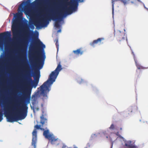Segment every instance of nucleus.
Here are the masks:
<instances>
[{"instance_id":"1","label":"nucleus","mask_w":148,"mask_h":148,"mask_svg":"<svg viewBox=\"0 0 148 148\" xmlns=\"http://www.w3.org/2000/svg\"><path fill=\"white\" fill-rule=\"evenodd\" d=\"M32 76L34 78V81H33L31 75L28 74L27 75V86L25 95L26 103H23L21 109L14 108L9 103L7 104V107L4 108L5 114L8 121L12 122L23 120L27 116L28 109L27 104L30 103V97L32 86L36 88L38 85L40 77L39 71H35L33 73Z\"/></svg>"},{"instance_id":"2","label":"nucleus","mask_w":148,"mask_h":148,"mask_svg":"<svg viewBox=\"0 0 148 148\" xmlns=\"http://www.w3.org/2000/svg\"><path fill=\"white\" fill-rule=\"evenodd\" d=\"M60 63L58 64L56 69L52 71L49 75L48 79L39 88H38V91L32 97V104L33 106H31V109L35 112V109L36 111H38L39 108L36 105L37 97L40 92V94L44 97H47V93L49 91V87L47 85L52 84L55 81L59 71L62 69Z\"/></svg>"},{"instance_id":"3","label":"nucleus","mask_w":148,"mask_h":148,"mask_svg":"<svg viewBox=\"0 0 148 148\" xmlns=\"http://www.w3.org/2000/svg\"><path fill=\"white\" fill-rule=\"evenodd\" d=\"M26 34L27 37L30 35L34 34V38L36 40L35 42V45L34 44L30 46V49H31L35 50L34 53L33 54V58L34 59L35 64L36 66L40 67V69L42 68L44 59H43V56L42 53V48L43 49L45 48V45L38 38V33L37 32L36 34L34 35L33 31L31 30H28L26 31Z\"/></svg>"},{"instance_id":"4","label":"nucleus","mask_w":148,"mask_h":148,"mask_svg":"<svg viewBox=\"0 0 148 148\" xmlns=\"http://www.w3.org/2000/svg\"><path fill=\"white\" fill-rule=\"evenodd\" d=\"M69 0H62V2L64 4L70 5V6L64 9V10L62 11L61 13L58 15L51 14L48 15L45 18L40 20V21L36 22L35 25L36 26H43L46 22V20L51 18L53 20H56L55 26L57 28H59L60 25L59 22L61 21L62 16L65 14H71L73 11H75L77 9V6L74 3H71L68 2Z\"/></svg>"},{"instance_id":"5","label":"nucleus","mask_w":148,"mask_h":148,"mask_svg":"<svg viewBox=\"0 0 148 148\" xmlns=\"http://www.w3.org/2000/svg\"><path fill=\"white\" fill-rule=\"evenodd\" d=\"M40 125H36L34 126V129L32 133V144L34 147H36V144L37 140V131L36 129H40L41 130H44L43 133V135L45 137L49 140H51V142L52 144H53L57 140V139H56L53 134H49V130H45L44 129L41 128Z\"/></svg>"},{"instance_id":"6","label":"nucleus","mask_w":148,"mask_h":148,"mask_svg":"<svg viewBox=\"0 0 148 148\" xmlns=\"http://www.w3.org/2000/svg\"><path fill=\"white\" fill-rule=\"evenodd\" d=\"M10 32H5L0 33V49L3 50L5 47V51L8 50V48L6 45L11 39ZM3 104L2 102L0 100V105Z\"/></svg>"},{"instance_id":"7","label":"nucleus","mask_w":148,"mask_h":148,"mask_svg":"<svg viewBox=\"0 0 148 148\" xmlns=\"http://www.w3.org/2000/svg\"><path fill=\"white\" fill-rule=\"evenodd\" d=\"M114 35L116 36L117 40L119 42H124L127 40L124 33L119 31H117L116 32L114 31Z\"/></svg>"},{"instance_id":"8","label":"nucleus","mask_w":148,"mask_h":148,"mask_svg":"<svg viewBox=\"0 0 148 148\" xmlns=\"http://www.w3.org/2000/svg\"><path fill=\"white\" fill-rule=\"evenodd\" d=\"M13 38L14 39H18L19 38L18 31L17 29V25L16 21L14 22L12 27Z\"/></svg>"},{"instance_id":"9","label":"nucleus","mask_w":148,"mask_h":148,"mask_svg":"<svg viewBox=\"0 0 148 148\" xmlns=\"http://www.w3.org/2000/svg\"><path fill=\"white\" fill-rule=\"evenodd\" d=\"M31 0H27L23 2L20 5L19 8L21 9L22 11H24V13L27 14L29 13V10L27 5L29 4Z\"/></svg>"},{"instance_id":"10","label":"nucleus","mask_w":148,"mask_h":148,"mask_svg":"<svg viewBox=\"0 0 148 148\" xmlns=\"http://www.w3.org/2000/svg\"><path fill=\"white\" fill-rule=\"evenodd\" d=\"M105 39L103 38H99L97 40H95L93 41L90 43V45L94 47L95 45L98 44L99 45H101L103 43Z\"/></svg>"},{"instance_id":"11","label":"nucleus","mask_w":148,"mask_h":148,"mask_svg":"<svg viewBox=\"0 0 148 148\" xmlns=\"http://www.w3.org/2000/svg\"><path fill=\"white\" fill-rule=\"evenodd\" d=\"M125 145L128 148H138L137 146L134 145V143L130 140L126 141L125 142Z\"/></svg>"},{"instance_id":"12","label":"nucleus","mask_w":148,"mask_h":148,"mask_svg":"<svg viewBox=\"0 0 148 148\" xmlns=\"http://www.w3.org/2000/svg\"><path fill=\"white\" fill-rule=\"evenodd\" d=\"M1 57L2 60L5 62H7L8 61L11 57V55L9 53H8L6 54H5V55L2 54Z\"/></svg>"},{"instance_id":"13","label":"nucleus","mask_w":148,"mask_h":148,"mask_svg":"<svg viewBox=\"0 0 148 148\" xmlns=\"http://www.w3.org/2000/svg\"><path fill=\"white\" fill-rule=\"evenodd\" d=\"M73 52L75 55L78 56L82 55L84 53V51L81 48L78 49L76 50H74Z\"/></svg>"},{"instance_id":"14","label":"nucleus","mask_w":148,"mask_h":148,"mask_svg":"<svg viewBox=\"0 0 148 148\" xmlns=\"http://www.w3.org/2000/svg\"><path fill=\"white\" fill-rule=\"evenodd\" d=\"M40 123L41 124L42 126V127L43 125L45 124L46 123H47V119L46 118H45L43 114H42V115L40 116Z\"/></svg>"},{"instance_id":"15","label":"nucleus","mask_w":148,"mask_h":148,"mask_svg":"<svg viewBox=\"0 0 148 148\" xmlns=\"http://www.w3.org/2000/svg\"><path fill=\"white\" fill-rule=\"evenodd\" d=\"M55 42H56V45L57 50H58L59 49V43L58 42V38H56L55 39Z\"/></svg>"},{"instance_id":"16","label":"nucleus","mask_w":148,"mask_h":148,"mask_svg":"<svg viewBox=\"0 0 148 148\" xmlns=\"http://www.w3.org/2000/svg\"><path fill=\"white\" fill-rule=\"evenodd\" d=\"M136 65L138 69H143V67L142 66L140 65L138 63H137L136 60H135Z\"/></svg>"},{"instance_id":"17","label":"nucleus","mask_w":148,"mask_h":148,"mask_svg":"<svg viewBox=\"0 0 148 148\" xmlns=\"http://www.w3.org/2000/svg\"><path fill=\"white\" fill-rule=\"evenodd\" d=\"M120 1L124 3V5H125L129 3L128 1L126 0H120Z\"/></svg>"},{"instance_id":"18","label":"nucleus","mask_w":148,"mask_h":148,"mask_svg":"<svg viewBox=\"0 0 148 148\" xmlns=\"http://www.w3.org/2000/svg\"><path fill=\"white\" fill-rule=\"evenodd\" d=\"M2 80L1 79H0V87H4V84Z\"/></svg>"},{"instance_id":"19","label":"nucleus","mask_w":148,"mask_h":148,"mask_svg":"<svg viewBox=\"0 0 148 148\" xmlns=\"http://www.w3.org/2000/svg\"><path fill=\"white\" fill-rule=\"evenodd\" d=\"M110 129L111 130H114L115 128V126L114 125L112 124L109 127Z\"/></svg>"},{"instance_id":"20","label":"nucleus","mask_w":148,"mask_h":148,"mask_svg":"<svg viewBox=\"0 0 148 148\" xmlns=\"http://www.w3.org/2000/svg\"><path fill=\"white\" fill-rule=\"evenodd\" d=\"M3 113L1 111L0 112V122H1L3 119V118L2 117Z\"/></svg>"},{"instance_id":"21","label":"nucleus","mask_w":148,"mask_h":148,"mask_svg":"<svg viewBox=\"0 0 148 148\" xmlns=\"http://www.w3.org/2000/svg\"><path fill=\"white\" fill-rule=\"evenodd\" d=\"M129 111L131 112L134 111V108L132 107H130L129 108Z\"/></svg>"},{"instance_id":"22","label":"nucleus","mask_w":148,"mask_h":148,"mask_svg":"<svg viewBox=\"0 0 148 148\" xmlns=\"http://www.w3.org/2000/svg\"><path fill=\"white\" fill-rule=\"evenodd\" d=\"M112 0V9H113V11L114 10V3L113 2L114 1L113 0Z\"/></svg>"},{"instance_id":"23","label":"nucleus","mask_w":148,"mask_h":148,"mask_svg":"<svg viewBox=\"0 0 148 148\" xmlns=\"http://www.w3.org/2000/svg\"><path fill=\"white\" fill-rule=\"evenodd\" d=\"M116 134L118 136H119V137H121V136L119 134V132H117L116 133Z\"/></svg>"},{"instance_id":"24","label":"nucleus","mask_w":148,"mask_h":148,"mask_svg":"<svg viewBox=\"0 0 148 148\" xmlns=\"http://www.w3.org/2000/svg\"><path fill=\"white\" fill-rule=\"evenodd\" d=\"M59 2H60L58 1V2H56V3H54V4H57L58 3H59Z\"/></svg>"},{"instance_id":"25","label":"nucleus","mask_w":148,"mask_h":148,"mask_svg":"<svg viewBox=\"0 0 148 148\" xmlns=\"http://www.w3.org/2000/svg\"><path fill=\"white\" fill-rule=\"evenodd\" d=\"M61 31V29H60L59 30H58V32H60Z\"/></svg>"},{"instance_id":"26","label":"nucleus","mask_w":148,"mask_h":148,"mask_svg":"<svg viewBox=\"0 0 148 148\" xmlns=\"http://www.w3.org/2000/svg\"><path fill=\"white\" fill-rule=\"evenodd\" d=\"M87 146H88L89 147H90V145L89 143H88L87 144Z\"/></svg>"},{"instance_id":"27","label":"nucleus","mask_w":148,"mask_h":148,"mask_svg":"<svg viewBox=\"0 0 148 148\" xmlns=\"http://www.w3.org/2000/svg\"><path fill=\"white\" fill-rule=\"evenodd\" d=\"M114 1H120V0H115Z\"/></svg>"},{"instance_id":"28","label":"nucleus","mask_w":148,"mask_h":148,"mask_svg":"<svg viewBox=\"0 0 148 148\" xmlns=\"http://www.w3.org/2000/svg\"><path fill=\"white\" fill-rule=\"evenodd\" d=\"M106 138H108V136H106Z\"/></svg>"},{"instance_id":"29","label":"nucleus","mask_w":148,"mask_h":148,"mask_svg":"<svg viewBox=\"0 0 148 148\" xmlns=\"http://www.w3.org/2000/svg\"><path fill=\"white\" fill-rule=\"evenodd\" d=\"M78 83L79 84H80L81 83V82H78Z\"/></svg>"},{"instance_id":"30","label":"nucleus","mask_w":148,"mask_h":148,"mask_svg":"<svg viewBox=\"0 0 148 148\" xmlns=\"http://www.w3.org/2000/svg\"><path fill=\"white\" fill-rule=\"evenodd\" d=\"M112 145H113V143H112Z\"/></svg>"},{"instance_id":"31","label":"nucleus","mask_w":148,"mask_h":148,"mask_svg":"<svg viewBox=\"0 0 148 148\" xmlns=\"http://www.w3.org/2000/svg\"><path fill=\"white\" fill-rule=\"evenodd\" d=\"M137 1H138L139 2H140V0H137Z\"/></svg>"},{"instance_id":"32","label":"nucleus","mask_w":148,"mask_h":148,"mask_svg":"<svg viewBox=\"0 0 148 148\" xmlns=\"http://www.w3.org/2000/svg\"><path fill=\"white\" fill-rule=\"evenodd\" d=\"M132 53L133 54L134 56V54L133 52H132Z\"/></svg>"},{"instance_id":"33","label":"nucleus","mask_w":148,"mask_h":148,"mask_svg":"<svg viewBox=\"0 0 148 148\" xmlns=\"http://www.w3.org/2000/svg\"><path fill=\"white\" fill-rule=\"evenodd\" d=\"M35 2V1H34V2H33L32 3H34Z\"/></svg>"},{"instance_id":"34","label":"nucleus","mask_w":148,"mask_h":148,"mask_svg":"<svg viewBox=\"0 0 148 148\" xmlns=\"http://www.w3.org/2000/svg\"><path fill=\"white\" fill-rule=\"evenodd\" d=\"M120 129L121 130H122V128H121Z\"/></svg>"},{"instance_id":"35","label":"nucleus","mask_w":148,"mask_h":148,"mask_svg":"<svg viewBox=\"0 0 148 148\" xmlns=\"http://www.w3.org/2000/svg\"><path fill=\"white\" fill-rule=\"evenodd\" d=\"M83 81L82 80V82H83Z\"/></svg>"}]
</instances>
